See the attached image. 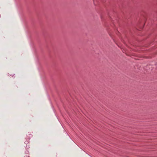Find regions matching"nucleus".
<instances>
[{
    "label": "nucleus",
    "mask_w": 157,
    "mask_h": 157,
    "mask_svg": "<svg viewBox=\"0 0 157 157\" xmlns=\"http://www.w3.org/2000/svg\"><path fill=\"white\" fill-rule=\"evenodd\" d=\"M32 136L33 135L32 134L29 133L28 132L25 136V138L23 139V141L26 144L29 143L30 139L32 137Z\"/></svg>",
    "instance_id": "1"
},
{
    "label": "nucleus",
    "mask_w": 157,
    "mask_h": 157,
    "mask_svg": "<svg viewBox=\"0 0 157 157\" xmlns=\"http://www.w3.org/2000/svg\"><path fill=\"white\" fill-rule=\"evenodd\" d=\"M25 154L26 155H29V151H28L27 150L25 151Z\"/></svg>",
    "instance_id": "2"
},
{
    "label": "nucleus",
    "mask_w": 157,
    "mask_h": 157,
    "mask_svg": "<svg viewBox=\"0 0 157 157\" xmlns=\"http://www.w3.org/2000/svg\"><path fill=\"white\" fill-rule=\"evenodd\" d=\"M25 147V149H26L27 150V149L29 148L30 147L29 145H26V147Z\"/></svg>",
    "instance_id": "3"
},
{
    "label": "nucleus",
    "mask_w": 157,
    "mask_h": 157,
    "mask_svg": "<svg viewBox=\"0 0 157 157\" xmlns=\"http://www.w3.org/2000/svg\"><path fill=\"white\" fill-rule=\"evenodd\" d=\"M12 77H13V78H15V75L14 74V75H13L12 76Z\"/></svg>",
    "instance_id": "4"
},
{
    "label": "nucleus",
    "mask_w": 157,
    "mask_h": 157,
    "mask_svg": "<svg viewBox=\"0 0 157 157\" xmlns=\"http://www.w3.org/2000/svg\"><path fill=\"white\" fill-rule=\"evenodd\" d=\"M24 157H30L28 155H26V156H25Z\"/></svg>",
    "instance_id": "5"
},
{
    "label": "nucleus",
    "mask_w": 157,
    "mask_h": 157,
    "mask_svg": "<svg viewBox=\"0 0 157 157\" xmlns=\"http://www.w3.org/2000/svg\"><path fill=\"white\" fill-rule=\"evenodd\" d=\"M93 1H94V5H95V3H94V0H93Z\"/></svg>",
    "instance_id": "6"
},
{
    "label": "nucleus",
    "mask_w": 157,
    "mask_h": 157,
    "mask_svg": "<svg viewBox=\"0 0 157 157\" xmlns=\"http://www.w3.org/2000/svg\"><path fill=\"white\" fill-rule=\"evenodd\" d=\"M96 1H97V2H98V0H96Z\"/></svg>",
    "instance_id": "7"
},
{
    "label": "nucleus",
    "mask_w": 157,
    "mask_h": 157,
    "mask_svg": "<svg viewBox=\"0 0 157 157\" xmlns=\"http://www.w3.org/2000/svg\"><path fill=\"white\" fill-rule=\"evenodd\" d=\"M101 1H102V0H100Z\"/></svg>",
    "instance_id": "8"
}]
</instances>
